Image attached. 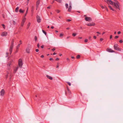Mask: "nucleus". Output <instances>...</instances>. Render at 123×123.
I'll return each instance as SVG.
<instances>
[{
  "instance_id": "26",
  "label": "nucleus",
  "mask_w": 123,
  "mask_h": 123,
  "mask_svg": "<svg viewBox=\"0 0 123 123\" xmlns=\"http://www.w3.org/2000/svg\"><path fill=\"white\" fill-rule=\"evenodd\" d=\"M7 69L9 70L11 69V66H7Z\"/></svg>"
},
{
  "instance_id": "38",
  "label": "nucleus",
  "mask_w": 123,
  "mask_h": 123,
  "mask_svg": "<svg viewBox=\"0 0 123 123\" xmlns=\"http://www.w3.org/2000/svg\"><path fill=\"white\" fill-rule=\"evenodd\" d=\"M2 26L5 29V26L4 24H2Z\"/></svg>"
},
{
  "instance_id": "21",
  "label": "nucleus",
  "mask_w": 123,
  "mask_h": 123,
  "mask_svg": "<svg viewBox=\"0 0 123 123\" xmlns=\"http://www.w3.org/2000/svg\"><path fill=\"white\" fill-rule=\"evenodd\" d=\"M20 45V44H18V45L17 46V47H16V48H17L16 51H17L18 50V48L19 47Z\"/></svg>"
},
{
  "instance_id": "42",
  "label": "nucleus",
  "mask_w": 123,
  "mask_h": 123,
  "mask_svg": "<svg viewBox=\"0 0 123 123\" xmlns=\"http://www.w3.org/2000/svg\"><path fill=\"white\" fill-rule=\"evenodd\" d=\"M101 8L102 9H103L104 8H105V6H101Z\"/></svg>"
},
{
  "instance_id": "62",
  "label": "nucleus",
  "mask_w": 123,
  "mask_h": 123,
  "mask_svg": "<svg viewBox=\"0 0 123 123\" xmlns=\"http://www.w3.org/2000/svg\"><path fill=\"white\" fill-rule=\"evenodd\" d=\"M93 38H94V39H96V36H94L93 37Z\"/></svg>"
},
{
  "instance_id": "24",
  "label": "nucleus",
  "mask_w": 123,
  "mask_h": 123,
  "mask_svg": "<svg viewBox=\"0 0 123 123\" xmlns=\"http://www.w3.org/2000/svg\"><path fill=\"white\" fill-rule=\"evenodd\" d=\"M19 11L20 13H23L24 12V11L22 10V9H19Z\"/></svg>"
},
{
  "instance_id": "56",
  "label": "nucleus",
  "mask_w": 123,
  "mask_h": 123,
  "mask_svg": "<svg viewBox=\"0 0 123 123\" xmlns=\"http://www.w3.org/2000/svg\"><path fill=\"white\" fill-rule=\"evenodd\" d=\"M13 24L14 25L16 24L15 22L14 21H13Z\"/></svg>"
},
{
  "instance_id": "29",
  "label": "nucleus",
  "mask_w": 123,
  "mask_h": 123,
  "mask_svg": "<svg viewBox=\"0 0 123 123\" xmlns=\"http://www.w3.org/2000/svg\"><path fill=\"white\" fill-rule=\"evenodd\" d=\"M76 34H77L76 33H73L72 34V35L74 37H75L76 36Z\"/></svg>"
},
{
  "instance_id": "28",
  "label": "nucleus",
  "mask_w": 123,
  "mask_h": 123,
  "mask_svg": "<svg viewBox=\"0 0 123 123\" xmlns=\"http://www.w3.org/2000/svg\"><path fill=\"white\" fill-rule=\"evenodd\" d=\"M30 23H29L27 25V26H28V27L27 28V29L30 26Z\"/></svg>"
},
{
  "instance_id": "18",
  "label": "nucleus",
  "mask_w": 123,
  "mask_h": 123,
  "mask_svg": "<svg viewBox=\"0 0 123 123\" xmlns=\"http://www.w3.org/2000/svg\"><path fill=\"white\" fill-rule=\"evenodd\" d=\"M26 52L27 53H30V49L29 48H27L26 49Z\"/></svg>"
},
{
  "instance_id": "27",
  "label": "nucleus",
  "mask_w": 123,
  "mask_h": 123,
  "mask_svg": "<svg viewBox=\"0 0 123 123\" xmlns=\"http://www.w3.org/2000/svg\"><path fill=\"white\" fill-rule=\"evenodd\" d=\"M42 31L45 34V35H46L47 34L46 32L44 31V30H42Z\"/></svg>"
},
{
  "instance_id": "33",
  "label": "nucleus",
  "mask_w": 123,
  "mask_h": 123,
  "mask_svg": "<svg viewBox=\"0 0 123 123\" xmlns=\"http://www.w3.org/2000/svg\"><path fill=\"white\" fill-rule=\"evenodd\" d=\"M65 6L67 8H68V4H65Z\"/></svg>"
},
{
  "instance_id": "31",
  "label": "nucleus",
  "mask_w": 123,
  "mask_h": 123,
  "mask_svg": "<svg viewBox=\"0 0 123 123\" xmlns=\"http://www.w3.org/2000/svg\"><path fill=\"white\" fill-rule=\"evenodd\" d=\"M34 39L35 41H36L37 40V37L36 36L35 37Z\"/></svg>"
},
{
  "instance_id": "40",
  "label": "nucleus",
  "mask_w": 123,
  "mask_h": 123,
  "mask_svg": "<svg viewBox=\"0 0 123 123\" xmlns=\"http://www.w3.org/2000/svg\"><path fill=\"white\" fill-rule=\"evenodd\" d=\"M71 21V20L70 19H67L66 20V21L67 22H70Z\"/></svg>"
},
{
  "instance_id": "30",
  "label": "nucleus",
  "mask_w": 123,
  "mask_h": 123,
  "mask_svg": "<svg viewBox=\"0 0 123 123\" xmlns=\"http://www.w3.org/2000/svg\"><path fill=\"white\" fill-rule=\"evenodd\" d=\"M63 35V34H61L60 35L59 37H62Z\"/></svg>"
},
{
  "instance_id": "44",
  "label": "nucleus",
  "mask_w": 123,
  "mask_h": 123,
  "mask_svg": "<svg viewBox=\"0 0 123 123\" xmlns=\"http://www.w3.org/2000/svg\"><path fill=\"white\" fill-rule=\"evenodd\" d=\"M66 59H67V61H68V62H70V60L68 58H67Z\"/></svg>"
},
{
  "instance_id": "61",
  "label": "nucleus",
  "mask_w": 123,
  "mask_h": 123,
  "mask_svg": "<svg viewBox=\"0 0 123 123\" xmlns=\"http://www.w3.org/2000/svg\"><path fill=\"white\" fill-rule=\"evenodd\" d=\"M44 57V56L43 55H42L41 56V58H43Z\"/></svg>"
},
{
  "instance_id": "34",
  "label": "nucleus",
  "mask_w": 123,
  "mask_h": 123,
  "mask_svg": "<svg viewBox=\"0 0 123 123\" xmlns=\"http://www.w3.org/2000/svg\"><path fill=\"white\" fill-rule=\"evenodd\" d=\"M56 1H57L59 3H60L62 1L61 0H57Z\"/></svg>"
},
{
  "instance_id": "46",
  "label": "nucleus",
  "mask_w": 123,
  "mask_h": 123,
  "mask_svg": "<svg viewBox=\"0 0 123 123\" xmlns=\"http://www.w3.org/2000/svg\"><path fill=\"white\" fill-rule=\"evenodd\" d=\"M105 7L106 9V11H108V9L107 8V7H106V6H105Z\"/></svg>"
},
{
  "instance_id": "49",
  "label": "nucleus",
  "mask_w": 123,
  "mask_h": 123,
  "mask_svg": "<svg viewBox=\"0 0 123 123\" xmlns=\"http://www.w3.org/2000/svg\"><path fill=\"white\" fill-rule=\"evenodd\" d=\"M51 50L52 51H54L55 50V48H54L52 49Z\"/></svg>"
},
{
  "instance_id": "13",
  "label": "nucleus",
  "mask_w": 123,
  "mask_h": 123,
  "mask_svg": "<svg viewBox=\"0 0 123 123\" xmlns=\"http://www.w3.org/2000/svg\"><path fill=\"white\" fill-rule=\"evenodd\" d=\"M67 90L68 91V92L69 93V95L71 94V91H70L69 89L68 88V86H67Z\"/></svg>"
},
{
  "instance_id": "55",
  "label": "nucleus",
  "mask_w": 123,
  "mask_h": 123,
  "mask_svg": "<svg viewBox=\"0 0 123 123\" xmlns=\"http://www.w3.org/2000/svg\"><path fill=\"white\" fill-rule=\"evenodd\" d=\"M83 28H83L82 27H80V29L82 30Z\"/></svg>"
},
{
  "instance_id": "57",
  "label": "nucleus",
  "mask_w": 123,
  "mask_h": 123,
  "mask_svg": "<svg viewBox=\"0 0 123 123\" xmlns=\"http://www.w3.org/2000/svg\"><path fill=\"white\" fill-rule=\"evenodd\" d=\"M2 16L4 18L5 17V16H4V14H2Z\"/></svg>"
},
{
  "instance_id": "25",
  "label": "nucleus",
  "mask_w": 123,
  "mask_h": 123,
  "mask_svg": "<svg viewBox=\"0 0 123 123\" xmlns=\"http://www.w3.org/2000/svg\"><path fill=\"white\" fill-rule=\"evenodd\" d=\"M80 56L79 55H78L77 56H76V58L77 59H79L80 58Z\"/></svg>"
},
{
  "instance_id": "37",
  "label": "nucleus",
  "mask_w": 123,
  "mask_h": 123,
  "mask_svg": "<svg viewBox=\"0 0 123 123\" xmlns=\"http://www.w3.org/2000/svg\"><path fill=\"white\" fill-rule=\"evenodd\" d=\"M59 67V63H57V65L56 66V68H58Z\"/></svg>"
},
{
  "instance_id": "19",
  "label": "nucleus",
  "mask_w": 123,
  "mask_h": 123,
  "mask_svg": "<svg viewBox=\"0 0 123 123\" xmlns=\"http://www.w3.org/2000/svg\"><path fill=\"white\" fill-rule=\"evenodd\" d=\"M34 6H32L31 7V12H32V13H33V11H34Z\"/></svg>"
},
{
  "instance_id": "35",
  "label": "nucleus",
  "mask_w": 123,
  "mask_h": 123,
  "mask_svg": "<svg viewBox=\"0 0 123 123\" xmlns=\"http://www.w3.org/2000/svg\"><path fill=\"white\" fill-rule=\"evenodd\" d=\"M56 12L57 13H59L60 12V11L59 10H56Z\"/></svg>"
},
{
  "instance_id": "47",
  "label": "nucleus",
  "mask_w": 123,
  "mask_h": 123,
  "mask_svg": "<svg viewBox=\"0 0 123 123\" xmlns=\"http://www.w3.org/2000/svg\"><path fill=\"white\" fill-rule=\"evenodd\" d=\"M37 47L38 48H39V43H38L37 44Z\"/></svg>"
},
{
  "instance_id": "41",
  "label": "nucleus",
  "mask_w": 123,
  "mask_h": 123,
  "mask_svg": "<svg viewBox=\"0 0 123 123\" xmlns=\"http://www.w3.org/2000/svg\"><path fill=\"white\" fill-rule=\"evenodd\" d=\"M119 42L120 43H122L123 42V41L122 40H121L119 41Z\"/></svg>"
},
{
  "instance_id": "3",
  "label": "nucleus",
  "mask_w": 123,
  "mask_h": 123,
  "mask_svg": "<svg viewBox=\"0 0 123 123\" xmlns=\"http://www.w3.org/2000/svg\"><path fill=\"white\" fill-rule=\"evenodd\" d=\"M118 45L117 44H115L114 46V49L117 51H121V49L118 47Z\"/></svg>"
},
{
  "instance_id": "7",
  "label": "nucleus",
  "mask_w": 123,
  "mask_h": 123,
  "mask_svg": "<svg viewBox=\"0 0 123 123\" xmlns=\"http://www.w3.org/2000/svg\"><path fill=\"white\" fill-rule=\"evenodd\" d=\"M36 18L37 22L39 23H40L41 20L40 17L38 15H37Z\"/></svg>"
},
{
  "instance_id": "50",
  "label": "nucleus",
  "mask_w": 123,
  "mask_h": 123,
  "mask_svg": "<svg viewBox=\"0 0 123 123\" xmlns=\"http://www.w3.org/2000/svg\"><path fill=\"white\" fill-rule=\"evenodd\" d=\"M91 37L90 36L89 37V40H91Z\"/></svg>"
},
{
  "instance_id": "58",
  "label": "nucleus",
  "mask_w": 123,
  "mask_h": 123,
  "mask_svg": "<svg viewBox=\"0 0 123 123\" xmlns=\"http://www.w3.org/2000/svg\"><path fill=\"white\" fill-rule=\"evenodd\" d=\"M28 8H27L25 12L27 13L28 12Z\"/></svg>"
},
{
  "instance_id": "17",
  "label": "nucleus",
  "mask_w": 123,
  "mask_h": 123,
  "mask_svg": "<svg viewBox=\"0 0 123 123\" xmlns=\"http://www.w3.org/2000/svg\"><path fill=\"white\" fill-rule=\"evenodd\" d=\"M109 3L110 4L113 5L114 4V2H112L111 0H110L108 1Z\"/></svg>"
},
{
  "instance_id": "32",
  "label": "nucleus",
  "mask_w": 123,
  "mask_h": 123,
  "mask_svg": "<svg viewBox=\"0 0 123 123\" xmlns=\"http://www.w3.org/2000/svg\"><path fill=\"white\" fill-rule=\"evenodd\" d=\"M66 83L68 84L69 85V86H70L71 85V84L69 82H66Z\"/></svg>"
},
{
  "instance_id": "8",
  "label": "nucleus",
  "mask_w": 123,
  "mask_h": 123,
  "mask_svg": "<svg viewBox=\"0 0 123 123\" xmlns=\"http://www.w3.org/2000/svg\"><path fill=\"white\" fill-rule=\"evenodd\" d=\"M5 91L4 89H2L0 92V95L3 96L5 93Z\"/></svg>"
},
{
  "instance_id": "45",
  "label": "nucleus",
  "mask_w": 123,
  "mask_h": 123,
  "mask_svg": "<svg viewBox=\"0 0 123 123\" xmlns=\"http://www.w3.org/2000/svg\"><path fill=\"white\" fill-rule=\"evenodd\" d=\"M7 74L6 75V78H7L8 77V74H9V72H8V71H7Z\"/></svg>"
},
{
  "instance_id": "53",
  "label": "nucleus",
  "mask_w": 123,
  "mask_h": 123,
  "mask_svg": "<svg viewBox=\"0 0 123 123\" xmlns=\"http://www.w3.org/2000/svg\"><path fill=\"white\" fill-rule=\"evenodd\" d=\"M36 52H37L39 51V50L38 49H36Z\"/></svg>"
},
{
  "instance_id": "52",
  "label": "nucleus",
  "mask_w": 123,
  "mask_h": 123,
  "mask_svg": "<svg viewBox=\"0 0 123 123\" xmlns=\"http://www.w3.org/2000/svg\"><path fill=\"white\" fill-rule=\"evenodd\" d=\"M59 60V59L58 58H56L55 60L56 61H58Z\"/></svg>"
},
{
  "instance_id": "54",
  "label": "nucleus",
  "mask_w": 123,
  "mask_h": 123,
  "mask_svg": "<svg viewBox=\"0 0 123 123\" xmlns=\"http://www.w3.org/2000/svg\"><path fill=\"white\" fill-rule=\"evenodd\" d=\"M112 38V35H111L110 36V39H111Z\"/></svg>"
},
{
  "instance_id": "36",
  "label": "nucleus",
  "mask_w": 123,
  "mask_h": 123,
  "mask_svg": "<svg viewBox=\"0 0 123 123\" xmlns=\"http://www.w3.org/2000/svg\"><path fill=\"white\" fill-rule=\"evenodd\" d=\"M118 37H119L118 36H115L114 38L115 39H116L118 38Z\"/></svg>"
},
{
  "instance_id": "6",
  "label": "nucleus",
  "mask_w": 123,
  "mask_h": 123,
  "mask_svg": "<svg viewBox=\"0 0 123 123\" xmlns=\"http://www.w3.org/2000/svg\"><path fill=\"white\" fill-rule=\"evenodd\" d=\"M26 20V18H24L22 19V22H21V26H22V27L24 25V24L25 23V22Z\"/></svg>"
},
{
  "instance_id": "1",
  "label": "nucleus",
  "mask_w": 123,
  "mask_h": 123,
  "mask_svg": "<svg viewBox=\"0 0 123 123\" xmlns=\"http://www.w3.org/2000/svg\"><path fill=\"white\" fill-rule=\"evenodd\" d=\"M14 41V39H12L11 42V45L10 47L9 50V53L10 54H11L12 52V50L13 47V43Z\"/></svg>"
},
{
  "instance_id": "4",
  "label": "nucleus",
  "mask_w": 123,
  "mask_h": 123,
  "mask_svg": "<svg viewBox=\"0 0 123 123\" xmlns=\"http://www.w3.org/2000/svg\"><path fill=\"white\" fill-rule=\"evenodd\" d=\"M119 2L118 1L114 3V6L117 8L119 10H120V8L119 5Z\"/></svg>"
},
{
  "instance_id": "60",
  "label": "nucleus",
  "mask_w": 123,
  "mask_h": 123,
  "mask_svg": "<svg viewBox=\"0 0 123 123\" xmlns=\"http://www.w3.org/2000/svg\"><path fill=\"white\" fill-rule=\"evenodd\" d=\"M27 13H26V12L25 13V15H24V17H25L26 16V15L27 14Z\"/></svg>"
},
{
  "instance_id": "23",
  "label": "nucleus",
  "mask_w": 123,
  "mask_h": 123,
  "mask_svg": "<svg viewBox=\"0 0 123 123\" xmlns=\"http://www.w3.org/2000/svg\"><path fill=\"white\" fill-rule=\"evenodd\" d=\"M11 64H12L11 62L10 61L8 63V64H7V65L10 66L11 65Z\"/></svg>"
},
{
  "instance_id": "15",
  "label": "nucleus",
  "mask_w": 123,
  "mask_h": 123,
  "mask_svg": "<svg viewBox=\"0 0 123 123\" xmlns=\"http://www.w3.org/2000/svg\"><path fill=\"white\" fill-rule=\"evenodd\" d=\"M46 76L48 78L50 79V80H52L53 79L50 76H49L48 75H47Z\"/></svg>"
},
{
  "instance_id": "43",
  "label": "nucleus",
  "mask_w": 123,
  "mask_h": 123,
  "mask_svg": "<svg viewBox=\"0 0 123 123\" xmlns=\"http://www.w3.org/2000/svg\"><path fill=\"white\" fill-rule=\"evenodd\" d=\"M49 60H50V61H53V59L52 58H50L49 59Z\"/></svg>"
},
{
  "instance_id": "10",
  "label": "nucleus",
  "mask_w": 123,
  "mask_h": 123,
  "mask_svg": "<svg viewBox=\"0 0 123 123\" xmlns=\"http://www.w3.org/2000/svg\"><path fill=\"white\" fill-rule=\"evenodd\" d=\"M19 67L18 66L14 69V73H15L18 70Z\"/></svg>"
},
{
  "instance_id": "5",
  "label": "nucleus",
  "mask_w": 123,
  "mask_h": 123,
  "mask_svg": "<svg viewBox=\"0 0 123 123\" xmlns=\"http://www.w3.org/2000/svg\"><path fill=\"white\" fill-rule=\"evenodd\" d=\"M85 19L86 21L90 22L92 21V19L91 18L89 17H86Z\"/></svg>"
},
{
  "instance_id": "51",
  "label": "nucleus",
  "mask_w": 123,
  "mask_h": 123,
  "mask_svg": "<svg viewBox=\"0 0 123 123\" xmlns=\"http://www.w3.org/2000/svg\"><path fill=\"white\" fill-rule=\"evenodd\" d=\"M41 47L42 49L44 47L43 45H42V46H41Z\"/></svg>"
},
{
  "instance_id": "59",
  "label": "nucleus",
  "mask_w": 123,
  "mask_h": 123,
  "mask_svg": "<svg viewBox=\"0 0 123 123\" xmlns=\"http://www.w3.org/2000/svg\"><path fill=\"white\" fill-rule=\"evenodd\" d=\"M117 33L118 34H120L121 33V32L120 31H119Z\"/></svg>"
},
{
  "instance_id": "9",
  "label": "nucleus",
  "mask_w": 123,
  "mask_h": 123,
  "mask_svg": "<svg viewBox=\"0 0 123 123\" xmlns=\"http://www.w3.org/2000/svg\"><path fill=\"white\" fill-rule=\"evenodd\" d=\"M88 26H94L95 25V24L93 22L89 23L86 24Z\"/></svg>"
},
{
  "instance_id": "64",
  "label": "nucleus",
  "mask_w": 123,
  "mask_h": 123,
  "mask_svg": "<svg viewBox=\"0 0 123 123\" xmlns=\"http://www.w3.org/2000/svg\"><path fill=\"white\" fill-rule=\"evenodd\" d=\"M47 8L48 9H49L50 8V6H48L47 7Z\"/></svg>"
},
{
  "instance_id": "16",
  "label": "nucleus",
  "mask_w": 123,
  "mask_h": 123,
  "mask_svg": "<svg viewBox=\"0 0 123 123\" xmlns=\"http://www.w3.org/2000/svg\"><path fill=\"white\" fill-rule=\"evenodd\" d=\"M40 3V1L39 0H38L37 1L36 3V7H38V6Z\"/></svg>"
},
{
  "instance_id": "20",
  "label": "nucleus",
  "mask_w": 123,
  "mask_h": 123,
  "mask_svg": "<svg viewBox=\"0 0 123 123\" xmlns=\"http://www.w3.org/2000/svg\"><path fill=\"white\" fill-rule=\"evenodd\" d=\"M109 7L110 8V9L111 10L113 11H115V10H114L110 6H109Z\"/></svg>"
},
{
  "instance_id": "39",
  "label": "nucleus",
  "mask_w": 123,
  "mask_h": 123,
  "mask_svg": "<svg viewBox=\"0 0 123 123\" xmlns=\"http://www.w3.org/2000/svg\"><path fill=\"white\" fill-rule=\"evenodd\" d=\"M88 39H85L84 42H87L88 41Z\"/></svg>"
},
{
  "instance_id": "14",
  "label": "nucleus",
  "mask_w": 123,
  "mask_h": 123,
  "mask_svg": "<svg viewBox=\"0 0 123 123\" xmlns=\"http://www.w3.org/2000/svg\"><path fill=\"white\" fill-rule=\"evenodd\" d=\"M72 9V7L71 5L70 4H69V8L68 9V11L69 12H70L71 11Z\"/></svg>"
},
{
  "instance_id": "63",
  "label": "nucleus",
  "mask_w": 123,
  "mask_h": 123,
  "mask_svg": "<svg viewBox=\"0 0 123 123\" xmlns=\"http://www.w3.org/2000/svg\"><path fill=\"white\" fill-rule=\"evenodd\" d=\"M96 33H97L98 34H100V33L99 32H96Z\"/></svg>"
},
{
  "instance_id": "2",
  "label": "nucleus",
  "mask_w": 123,
  "mask_h": 123,
  "mask_svg": "<svg viewBox=\"0 0 123 123\" xmlns=\"http://www.w3.org/2000/svg\"><path fill=\"white\" fill-rule=\"evenodd\" d=\"M23 65L22 60L21 59H19L18 61V66L20 68H22Z\"/></svg>"
},
{
  "instance_id": "48",
  "label": "nucleus",
  "mask_w": 123,
  "mask_h": 123,
  "mask_svg": "<svg viewBox=\"0 0 123 123\" xmlns=\"http://www.w3.org/2000/svg\"><path fill=\"white\" fill-rule=\"evenodd\" d=\"M103 40V38H100V41H102Z\"/></svg>"
},
{
  "instance_id": "11",
  "label": "nucleus",
  "mask_w": 123,
  "mask_h": 123,
  "mask_svg": "<svg viewBox=\"0 0 123 123\" xmlns=\"http://www.w3.org/2000/svg\"><path fill=\"white\" fill-rule=\"evenodd\" d=\"M106 50L107 51L110 52H115V51L112 50L110 48H108Z\"/></svg>"
},
{
  "instance_id": "12",
  "label": "nucleus",
  "mask_w": 123,
  "mask_h": 123,
  "mask_svg": "<svg viewBox=\"0 0 123 123\" xmlns=\"http://www.w3.org/2000/svg\"><path fill=\"white\" fill-rule=\"evenodd\" d=\"M7 34V33L6 32H4L1 34V36H6Z\"/></svg>"
},
{
  "instance_id": "22",
  "label": "nucleus",
  "mask_w": 123,
  "mask_h": 123,
  "mask_svg": "<svg viewBox=\"0 0 123 123\" xmlns=\"http://www.w3.org/2000/svg\"><path fill=\"white\" fill-rule=\"evenodd\" d=\"M19 7L18 6L15 9V12H17L18 11V10Z\"/></svg>"
}]
</instances>
